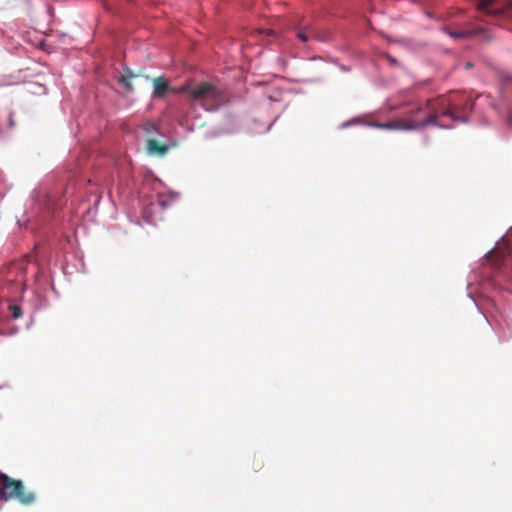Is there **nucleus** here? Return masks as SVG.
I'll return each mask as SVG.
<instances>
[{
  "instance_id": "obj_1",
  "label": "nucleus",
  "mask_w": 512,
  "mask_h": 512,
  "mask_svg": "<svg viewBox=\"0 0 512 512\" xmlns=\"http://www.w3.org/2000/svg\"><path fill=\"white\" fill-rule=\"evenodd\" d=\"M458 105L454 96H438L429 99L422 106L411 110L405 118L386 123H374L373 126L381 129L396 130H422L427 126L449 128L450 123L459 120Z\"/></svg>"
},
{
  "instance_id": "obj_2",
  "label": "nucleus",
  "mask_w": 512,
  "mask_h": 512,
  "mask_svg": "<svg viewBox=\"0 0 512 512\" xmlns=\"http://www.w3.org/2000/svg\"><path fill=\"white\" fill-rule=\"evenodd\" d=\"M178 91L187 94L193 101L199 102L206 110H216L226 101L222 91L209 82L197 84L187 82L180 86Z\"/></svg>"
},
{
  "instance_id": "obj_3",
  "label": "nucleus",
  "mask_w": 512,
  "mask_h": 512,
  "mask_svg": "<svg viewBox=\"0 0 512 512\" xmlns=\"http://www.w3.org/2000/svg\"><path fill=\"white\" fill-rule=\"evenodd\" d=\"M18 500L21 504L29 505L35 501L33 492H26L23 482L11 478L5 473H0V500Z\"/></svg>"
},
{
  "instance_id": "obj_4",
  "label": "nucleus",
  "mask_w": 512,
  "mask_h": 512,
  "mask_svg": "<svg viewBox=\"0 0 512 512\" xmlns=\"http://www.w3.org/2000/svg\"><path fill=\"white\" fill-rule=\"evenodd\" d=\"M494 0H480L477 9L498 20L512 21V0L500 8H493Z\"/></svg>"
},
{
  "instance_id": "obj_5",
  "label": "nucleus",
  "mask_w": 512,
  "mask_h": 512,
  "mask_svg": "<svg viewBox=\"0 0 512 512\" xmlns=\"http://www.w3.org/2000/svg\"><path fill=\"white\" fill-rule=\"evenodd\" d=\"M511 251L509 241L507 239H502L497 243L496 247L486 255V259L494 268H500L505 260L510 256Z\"/></svg>"
},
{
  "instance_id": "obj_6",
  "label": "nucleus",
  "mask_w": 512,
  "mask_h": 512,
  "mask_svg": "<svg viewBox=\"0 0 512 512\" xmlns=\"http://www.w3.org/2000/svg\"><path fill=\"white\" fill-rule=\"evenodd\" d=\"M169 93L177 94L180 92L178 88L170 86L167 79L163 76L153 79V98H163Z\"/></svg>"
},
{
  "instance_id": "obj_7",
  "label": "nucleus",
  "mask_w": 512,
  "mask_h": 512,
  "mask_svg": "<svg viewBox=\"0 0 512 512\" xmlns=\"http://www.w3.org/2000/svg\"><path fill=\"white\" fill-rule=\"evenodd\" d=\"M296 37L301 42H307L311 39L323 40L316 28L311 24L299 25L296 27Z\"/></svg>"
},
{
  "instance_id": "obj_8",
  "label": "nucleus",
  "mask_w": 512,
  "mask_h": 512,
  "mask_svg": "<svg viewBox=\"0 0 512 512\" xmlns=\"http://www.w3.org/2000/svg\"><path fill=\"white\" fill-rule=\"evenodd\" d=\"M444 31L455 39H468L477 36L478 34H486L487 31L484 28H478L475 30H459L453 31L448 28H444Z\"/></svg>"
},
{
  "instance_id": "obj_9",
  "label": "nucleus",
  "mask_w": 512,
  "mask_h": 512,
  "mask_svg": "<svg viewBox=\"0 0 512 512\" xmlns=\"http://www.w3.org/2000/svg\"><path fill=\"white\" fill-rule=\"evenodd\" d=\"M147 151L150 155H157V156H163L165 155L169 147L155 139H148L146 144Z\"/></svg>"
},
{
  "instance_id": "obj_10",
  "label": "nucleus",
  "mask_w": 512,
  "mask_h": 512,
  "mask_svg": "<svg viewBox=\"0 0 512 512\" xmlns=\"http://www.w3.org/2000/svg\"><path fill=\"white\" fill-rule=\"evenodd\" d=\"M137 77V74H134L130 69L125 68L124 74L119 78V83H121L128 91L133 90L132 79Z\"/></svg>"
},
{
  "instance_id": "obj_11",
  "label": "nucleus",
  "mask_w": 512,
  "mask_h": 512,
  "mask_svg": "<svg viewBox=\"0 0 512 512\" xmlns=\"http://www.w3.org/2000/svg\"><path fill=\"white\" fill-rule=\"evenodd\" d=\"M8 310L14 319H18L22 316L21 308L16 304H10L8 306Z\"/></svg>"
},
{
  "instance_id": "obj_12",
  "label": "nucleus",
  "mask_w": 512,
  "mask_h": 512,
  "mask_svg": "<svg viewBox=\"0 0 512 512\" xmlns=\"http://www.w3.org/2000/svg\"><path fill=\"white\" fill-rule=\"evenodd\" d=\"M154 128H155V126L153 124H151V123H148V124L145 125V129H146L147 132H150V130L154 129Z\"/></svg>"
},
{
  "instance_id": "obj_13",
  "label": "nucleus",
  "mask_w": 512,
  "mask_h": 512,
  "mask_svg": "<svg viewBox=\"0 0 512 512\" xmlns=\"http://www.w3.org/2000/svg\"><path fill=\"white\" fill-rule=\"evenodd\" d=\"M259 33H266L267 35H272L273 31L272 30H260Z\"/></svg>"
},
{
  "instance_id": "obj_14",
  "label": "nucleus",
  "mask_w": 512,
  "mask_h": 512,
  "mask_svg": "<svg viewBox=\"0 0 512 512\" xmlns=\"http://www.w3.org/2000/svg\"><path fill=\"white\" fill-rule=\"evenodd\" d=\"M472 67H473V63H471V62H467V63L465 64V68H466V69H470V68H472Z\"/></svg>"
},
{
  "instance_id": "obj_15",
  "label": "nucleus",
  "mask_w": 512,
  "mask_h": 512,
  "mask_svg": "<svg viewBox=\"0 0 512 512\" xmlns=\"http://www.w3.org/2000/svg\"><path fill=\"white\" fill-rule=\"evenodd\" d=\"M349 123H350V122H346V123H344V124H343V127L348 126V125H349Z\"/></svg>"
},
{
  "instance_id": "obj_16",
  "label": "nucleus",
  "mask_w": 512,
  "mask_h": 512,
  "mask_svg": "<svg viewBox=\"0 0 512 512\" xmlns=\"http://www.w3.org/2000/svg\"><path fill=\"white\" fill-rule=\"evenodd\" d=\"M353 123L354 124L358 123V119L354 118Z\"/></svg>"
},
{
  "instance_id": "obj_17",
  "label": "nucleus",
  "mask_w": 512,
  "mask_h": 512,
  "mask_svg": "<svg viewBox=\"0 0 512 512\" xmlns=\"http://www.w3.org/2000/svg\"><path fill=\"white\" fill-rule=\"evenodd\" d=\"M0 335H3V333L0 331Z\"/></svg>"
}]
</instances>
